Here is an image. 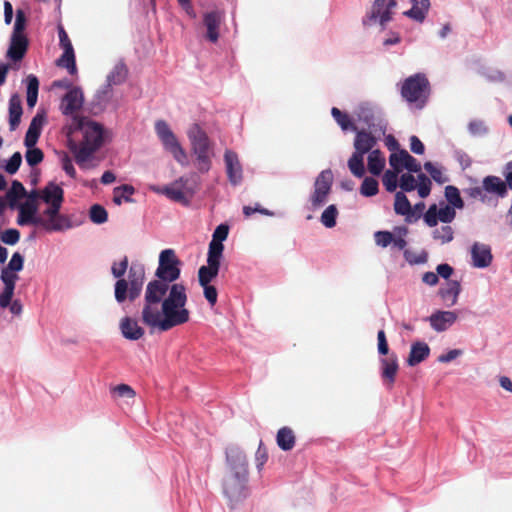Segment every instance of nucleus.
<instances>
[{
	"mask_svg": "<svg viewBox=\"0 0 512 512\" xmlns=\"http://www.w3.org/2000/svg\"><path fill=\"white\" fill-rule=\"evenodd\" d=\"M180 265L173 249L161 251L155 272L157 279L146 285L141 312L142 322L150 328L168 331L190 319L185 307L186 288L182 283H173L180 277Z\"/></svg>",
	"mask_w": 512,
	"mask_h": 512,
	"instance_id": "obj_1",
	"label": "nucleus"
},
{
	"mask_svg": "<svg viewBox=\"0 0 512 512\" xmlns=\"http://www.w3.org/2000/svg\"><path fill=\"white\" fill-rule=\"evenodd\" d=\"M226 461L228 470L223 481V492L234 506L249 495L248 460L239 447L231 446L226 450Z\"/></svg>",
	"mask_w": 512,
	"mask_h": 512,
	"instance_id": "obj_2",
	"label": "nucleus"
},
{
	"mask_svg": "<svg viewBox=\"0 0 512 512\" xmlns=\"http://www.w3.org/2000/svg\"><path fill=\"white\" fill-rule=\"evenodd\" d=\"M70 133L81 131L83 138L76 144L70 145L74 153L75 161L79 166H83L91 156L103 144V126L86 117L74 116L70 125Z\"/></svg>",
	"mask_w": 512,
	"mask_h": 512,
	"instance_id": "obj_3",
	"label": "nucleus"
},
{
	"mask_svg": "<svg viewBox=\"0 0 512 512\" xmlns=\"http://www.w3.org/2000/svg\"><path fill=\"white\" fill-rule=\"evenodd\" d=\"M145 280V268L141 264H133L128 271V279L121 278L114 287L115 299L118 303L126 300L134 302L141 294Z\"/></svg>",
	"mask_w": 512,
	"mask_h": 512,
	"instance_id": "obj_4",
	"label": "nucleus"
},
{
	"mask_svg": "<svg viewBox=\"0 0 512 512\" xmlns=\"http://www.w3.org/2000/svg\"><path fill=\"white\" fill-rule=\"evenodd\" d=\"M374 130L361 129L355 131L354 138V152L348 160V168L350 172L357 178H362L365 175L364 155L374 150L377 144V138L373 135Z\"/></svg>",
	"mask_w": 512,
	"mask_h": 512,
	"instance_id": "obj_5",
	"label": "nucleus"
},
{
	"mask_svg": "<svg viewBox=\"0 0 512 512\" xmlns=\"http://www.w3.org/2000/svg\"><path fill=\"white\" fill-rule=\"evenodd\" d=\"M430 83L423 73H416L406 78L401 87V96L410 104L422 109L430 96Z\"/></svg>",
	"mask_w": 512,
	"mask_h": 512,
	"instance_id": "obj_6",
	"label": "nucleus"
},
{
	"mask_svg": "<svg viewBox=\"0 0 512 512\" xmlns=\"http://www.w3.org/2000/svg\"><path fill=\"white\" fill-rule=\"evenodd\" d=\"M192 151L196 155L197 169L201 173H207L211 168L212 148L207 134L196 126L189 132Z\"/></svg>",
	"mask_w": 512,
	"mask_h": 512,
	"instance_id": "obj_7",
	"label": "nucleus"
},
{
	"mask_svg": "<svg viewBox=\"0 0 512 512\" xmlns=\"http://www.w3.org/2000/svg\"><path fill=\"white\" fill-rule=\"evenodd\" d=\"M155 131L165 150L170 152L178 163L185 165L187 163V154L169 125L164 120H158L155 123Z\"/></svg>",
	"mask_w": 512,
	"mask_h": 512,
	"instance_id": "obj_8",
	"label": "nucleus"
},
{
	"mask_svg": "<svg viewBox=\"0 0 512 512\" xmlns=\"http://www.w3.org/2000/svg\"><path fill=\"white\" fill-rule=\"evenodd\" d=\"M396 6L395 0H374L370 12L363 18V25L368 26L379 22L382 27H385L392 20Z\"/></svg>",
	"mask_w": 512,
	"mask_h": 512,
	"instance_id": "obj_9",
	"label": "nucleus"
},
{
	"mask_svg": "<svg viewBox=\"0 0 512 512\" xmlns=\"http://www.w3.org/2000/svg\"><path fill=\"white\" fill-rule=\"evenodd\" d=\"M333 174L330 169L323 170L316 178L314 192L311 195V204L314 208L322 206L331 191Z\"/></svg>",
	"mask_w": 512,
	"mask_h": 512,
	"instance_id": "obj_10",
	"label": "nucleus"
},
{
	"mask_svg": "<svg viewBox=\"0 0 512 512\" xmlns=\"http://www.w3.org/2000/svg\"><path fill=\"white\" fill-rule=\"evenodd\" d=\"M188 180L184 177L179 178L170 186H166L163 189V193L171 200L188 204L189 198L193 196L195 190L187 186Z\"/></svg>",
	"mask_w": 512,
	"mask_h": 512,
	"instance_id": "obj_11",
	"label": "nucleus"
},
{
	"mask_svg": "<svg viewBox=\"0 0 512 512\" xmlns=\"http://www.w3.org/2000/svg\"><path fill=\"white\" fill-rule=\"evenodd\" d=\"M84 96L81 88L73 87L63 96L60 104V110L64 115L76 116L75 114L82 108Z\"/></svg>",
	"mask_w": 512,
	"mask_h": 512,
	"instance_id": "obj_12",
	"label": "nucleus"
},
{
	"mask_svg": "<svg viewBox=\"0 0 512 512\" xmlns=\"http://www.w3.org/2000/svg\"><path fill=\"white\" fill-rule=\"evenodd\" d=\"M455 217V208L450 205H445V207L438 210L437 205L432 204L424 214V221L429 227H435L438 221L450 223L455 219Z\"/></svg>",
	"mask_w": 512,
	"mask_h": 512,
	"instance_id": "obj_13",
	"label": "nucleus"
},
{
	"mask_svg": "<svg viewBox=\"0 0 512 512\" xmlns=\"http://www.w3.org/2000/svg\"><path fill=\"white\" fill-rule=\"evenodd\" d=\"M213 251L208 253L207 265L201 266L198 270V281L200 286H206L217 277L220 269V260L222 257L217 256V251L212 248Z\"/></svg>",
	"mask_w": 512,
	"mask_h": 512,
	"instance_id": "obj_14",
	"label": "nucleus"
},
{
	"mask_svg": "<svg viewBox=\"0 0 512 512\" xmlns=\"http://www.w3.org/2000/svg\"><path fill=\"white\" fill-rule=\"evenodd\" d=\"M389 164L394 170L399 172H401L403 168L414 173H418L421 170L420 163L405 149L392 153L389 157Z\"/></svg>",
	"mask_w": 512,
	"mask_h": 512,
	"instance_id": "obj_15",
	"label": "nucleus"
},
{
	"mask_svg": "<svg viewBox=\"0 0 512 512\" xmlns=\"http://www.w3.org/2000/svg\"><path fill=\"white\" fill-rule=\"evenodd\" d=\"M0 279L4 284L3 290L0 293V307L6 308L9 306L11 299L14 295L15 285L19 276L17 272L3 268L1 271Z\"/></svg>",
	"mask_w": 512,
	"mask_h": 512,
	"instance_id": "obj_16",
	"label": "nucleus"
},
{
	"mask_svg": "<svg viewBox=\"0 0 512 512\" xmlns=\"http://www.w3.org/2000/svg\"><path fill=\"white\" fill-rule=\"evenodd\" d=\"M19 210L17 224L20 226L34 225L40 226L42 224V217L37 215L38 204H33L32 201H25L22 204H18L16 207Z\"/></svg>",
	"mask_w": 512,
	"mask_h": 512,
	"instance_id": "obj_17",
	"label": "nucleus"
},
{
	"mask_svg": "<svg viewBox=\"0 0 512 512\" xmlns=\"http://www.w3.org/2000/svg\"><path fill=\"white\" fill-rule=\"evenodd\" d=\"M226 173L230 183L234 186L241 183L243 179L242 166L238 155L232 150H226L224 154Z\"/></svg>",
	"mask_w": 512,
	"mask_h": 512,
	"instance_id": "obj_18",
	"label": "nucleus"
},
{
	"mask_svg": "<svg viewBox=\"0 0 512 512\" xmlns=\"http://www.w3.org/2000/svg\"><path fill=\"white\" fill-rule=\"evenodd\" d=\"M29 46L27 36L11 35L6 57L14 62L21 61Z\"/></svg>",
	"mask_w": 512,
	"mask_h": 512,
	"instance_id": "obj_19",
	"label": "nucleus"
},
{
	"mask_svg": "<svg viewBox=\"0 0 512 512\" xmlns=\"http://www.w3.org/2000/svg\"><path fill=\"white\" fill-rule=\"evenodd\" d=\"M223 15L219 11H210L203 15V24L206 27V39L216 43L219 39V29Z\"/></svg>",
	"mask_w": 512,
	"mask_h": 512,
	"instance_id": "obj_20",
	"label": "nucleus"
},
{
	"mask_svg": "<svg viewBox=\"0 0 512 512\" xmlns=\"http://www.w3.org/2000/svg\"><path fill=\"white\" fill-rule=\"evenodd\" d=\"M457 320L454 311H437L429 317L431 327L438 332L447 330Z\"/></svg>",
	"mask_w": 512,
	"mask_h": 512,
	"instance_id": "obj_21",
	"label": "nucleus"
},
{
	"mask_svg": "<svg viewBox=\"0 0 512 512\" xmlns=\"http://www.w3.org/2000/svg\"><path fill=\"white\" fill-rule=\"evenodd\" d=\"M472 263L474 267L486 268L492 262L491 249L488 245L474 243L471 248Z\"/></svg>",
	"mask_w": 512,
	"mask_h": 512,
	"instance_id": "obj_22",
	"label": "nucleus"
},
{
	"mask_svg": "<svg viewBox=\"0 0 512 512\" xmlns=\"http://www.w3.org/2000/svg\"><path fill=\"white\" fill-rule=\"evenodd\" d=\"M44 122L45 116L43 114L37 113L32 118L24 139V145L27 148H32L36 145L41 135V130L44 125Z\"/></svg>",
	"mask_w": 512,
	"mask_h": 512,
	"instance_id": "obj_23",
	"label": "nucleus"
},
{
	"mask_svg": "<svg viewBox=\"0 0 512 512\" xmlns=\"http://www.w3.org/2000/svg\"><path fill=\"white\" fill-rule=\"evenodd\" d=\"M41 199L48 205L62 204L64 201V190L54 182H49L41 190Z\"/></svg>",
	"mask_w": 512,
	"mask_h": 512,
	"instance_id": "obj_24",
	"label": "nucleus"
},
{
	"mask_svg": "<svg viewBox=\"0 0 512 512\" xmlns=\"http://www.w3.org/2000/svg\"><path fill=\"white\" fill-rule=\"evenodd\" d=\"M430 355V347L422 341L414 342L411 345L407 364L411 367L418 365Z\"/></svg>",
	"mask_w": 512,
	"mask_h": 512,
	"instance_id": "obj_25",
	"label": "nucleus"
},
{
	"mask_svg": "<svg viewBox=\"0 0 512 512\" xmlns=\"http://www.w3.org/2000/svg\"><path fill=\"white\" fill-rule=\"evenodd\" d=\"M123 336L129 340H138L144 335V330L135 319L124 317L120 322Z\"/></svg>",
	"mask_w": 512,
	"mask_h": 512,
	"instance_id": "obj_26",
	"label": "nucleus"
},
{
	"mask_svg": "<svg viewBox=\"0 0 512 512\" xmlns=\"http://www.w3.org/2000/svg\"><path fill=\"white\" fill-rule=\"evenodd\" d=\"M23 114L21 99L14 94L9 99V128L14 131L18 128Z\"/></svg>",
	"mask_w": 512,
	"mask_h": 512,
	"instance_id": "obj_27",
	"label": "nucleus"
},
{
	"mask_svg": "<svg viewBox=\"0 0 512 512\" xmlns=\"http://www.w3.org/2000/svg\"><path fill=\"white\" fill-rule=\"evenodd\" d=\"M412 8L404 12V15L417 21L423 22L430 8L429 0H411Z\"/></svg>",
	"mask_w": 512,
	"mask_h": 512,
	"instance_id": "obj_28",
	"label": "nucleus"
},
{
	"mask_svg": "<svg viewBox=\"0 0 512 512\" xmlns=\"http://www.w3.org/2000/svg\"><path fill=\"white\" fill-rule=\"evenodd\" d=\"M381 365L383 379L388 380L392 385L395 381V377L399 368L397 356L392 353L388 357L381 359Z\"/></svg>",
	"mask_w": 512,
	"mask_h": 512,
	"instance_id": "obj_29",
	"label": "nucleus"
},
{
	"mask_svg": "<svg viewBox=\"0 0 512 512\" xmlns=\"http://www.w3.org/2000/svg\"><path fill=\"white\" fill-rule=\"evenodd\" d=\"M41 227L48 232H58L71 229L73 224L69 216L60 213L52 221H42Z\"/></svg>",
	"mask_w": 512,
	"mask_h": 512,
	"instance_id": "obj_30",
	"label": "nucleus"
},
{
	"mask_svg": "<svg viewBox=\"0 0 512 512\" xmlns=\"http://www.w3.org/2000/svg\"><path fill=\"white\" fill-rule=\"evenodd\" d=\"M229 228L225 224H220L217 226V228L214 230L213 237L211 242L209 243V249L208 253H211L213 251L212 248H215L217 253V256L222 257L224 245L222 244V241H224L228 236Z\"/></svg>",
	"mask_w": 512,
	"mask_h": 512,
	"instance_id": "obj_31",
	"label": "nucleus"
},
{
	"mask_svg": "<svg viewBox=\"0 0 512 512\" xmlns=\"http://www.w3.org/2000/svg\"><path fill=\"white\" fill-rule=\"evenodd\" d=\"M26 195L27 191L23 184L18 180H14L10 189L5 194V199L8 202V206L11 209H15L18 206V201L26 197Z\"/></svg>",
	"mask_w": 512,
	"mask_h": 512,
	"instance_id": "obj_32",
	"label": "nucleus"
},
{
	"mask_svg": "<svg viewBox=\"0 0 512 512\" xmlns=\"http://www.w3.org/2000/svg\"><path fill=\"white\" fill-rule=\"evenodd\" d=\"M484 189L486 192L504 197L507 194V184L497 176H487L483 179Z\"/></svg>",
	"mask_w": 512,
	"mask_h": 512,
	"instance_id": "obj_33",
	"label": "nucleus"
},
{
	"mask_svg": "<svg viewBox=\"0 0 512 512\" xmlns=\"http://www.w3.org/2000/svg\"><path fill=\"white\" fill-rule=\"evenodd\" d=\"M276 442L283 451H290L294 448L296 437L293 430L289 427H282L276 435Z\"/></svg>",
	"mask_w": 512,
	"mask_h": 512,
	"instance_id": "obj_34",
	"label": "nucleus"
},
{
	"mask_svg": "<svg viewBox=\"0 0 512 512\" xmlns=\"http://www.w3.org/2000/svg\"><path fill=\"white\" fill-rule=\"evenodd\" d=\"M367 167L372 175L381 174L385 167V157L379 149H374L369 153Z\"/></svg>",
	"mask_w": 512,
	"mask_h": 512,
	"instance_id": "obj_35",
	"label": "nucleus"
},
{
	"mask_svg": "<svg viewBox=\"0 0 512 512\" xmlns=\"http://www.w3.org/2000/svg\"><path fill=\"white\" fill-rule=\"evenodd\" d=\"M460 291L461 286L458 281H449L445 288L440 289L439 294L443 300H450L449 306H453L457 303Z\"/></svg>",
	"mask_w": 512,
	"mask_h": 512,
	"instance_id": "obj_36",
	"label": "nucleus"
},
{
	"mask_svg": "<svg viewBox=\"0 0 512 512\" xmlns=\"http://www.w3.org/2000/svg\"><path fill=\"white\" fill-rule=\"evenodd\" d=\"M56 65L67 69L70 75H75L77 73V67L74 50L68 49L63 51V54L56 60Z\"/></svg>",
	"mask_w": 512,
	"mask_h": 512,
	"instance_id": "obj_37",
	"label": "nucleus"
},
{
	"mask_svg": "<svg viewBox=\"0 0 512 512\" xmlns=\"http://www.w3.org/2000/svg\"><path fill=\"white\" fill-rule=\"evenodd\" d=\"M356 115L359 121L368 126L369 130H374V132L377 131V129H375L374 110L369 105L361 104L357 109Z\"/></svg>",
	"mask_w": 512,
	"mask_h": 512,
	"instance_id": "obj_38",
	"label": "nucleus"
},
{
	"mask_svg": "<svg viewBox=\"0 0 512 512\" xmlns=\"http://www.w3.org/2000/svg\"><path fill=\"white\" fill-rule=\"evenodd\" d=\"M134 192V187L128 184L115 187L113 190V202L116 205H121L123 200L125 202H133L131 196L134 194Z\"/></svg>",
	"mask_w": 512,
	"mask_h": 512,
	"instance_id": "obj_39",
	"label": "nucleus"
},
{
	"mask_svg": "<svg viewBox=\"0 0 512 512\" xmlns=\"http://www.w3.org/2000/svg\"><path fill=\"white\" fill-rule=\"evenodd\" d=\"M394 210L396 214L402 216L411 214V203L402 191L395 194Z\"/></svg>",
	"mask_w": 512,
	"mask_h": 512,
	"instance_id": "obj_40",
	"label": "nucleus"
},
{
	"mask_svg": "<svg viewBox=\"0 0 512 512\" xmlns=\"http://www.w3.org/2000/svg\"><path fill=\"white\" fill-rule=\"evenodd\" d=\"M445 197L451 207L458 209H462L464 207V201L461 198L460 192L457 187L452 185L446 186Z\"/></svg>",
	"mask_w": 512,
	"mask_h": 512,
	"instance_id": "obj_41",
	"label": "nucleus"
},
{
	"mask_svg": "<svg viewBox=\"0 0 512 512\" xmlns=\"http://www.w3.org/2000/svg\"><path fill=\"white\" fill-rule=\"evenodd\" d=\"M331 114L334 120L337 122V124L342 128V130H357V127L351 122L348 114L343 113L340 109L333 107L331 109Z\"/></svg>",
	"mask_w": 512,
	"mask_h": 512,
	"instance_id": "obj_42",
	"label": "nucleus"
},
{
	"mask_svg": "<svg viewBox=\"0 0 512 512\" xmlns=\"http://www.w3.org/2000/svg\"><path fill=\"white\" fill-rule=\"evenodd\" d=\"M127 68L124 64L116 65L107 77L109 85H119L123 83L127 77Z\"/></svg>",
	"mask_w": 512,
	"mask_h": 512,
	"instance_id": "obj_43",
	"label": "nucleus"
},
{
	"mask_svg": "<svg viewBox=\"0 0 512 512\" xmlns=\"http://www.w3.org/2000/svg\"><path fill=\"white\" fill-rule=\"evenodd\" d=\"M432 237L434 240L439 241L441 244H446L453 240L454 231L451 226L445 225L435 229L432 232Z\"/></svg>",
	"mask_w": 512,
	"mask_h": 512,
	"instance_id": "obj_44",
	"label": "nucleus"
},
{
	"mask_svg": "<svg viewBox=\"0 0 512 512\" xmlns=\"http://www.w3.org/2000/svg\"><path fill=\"white\" fill-rule=\"evenodd\" d=\"M379 191L378 181L372 177L364 178L361 187L360 193L365 197L375 196Z\"/></svg>",
	"mask_w": 512,
	"mask_h": 512,
	"instance_id": "obj_45",
	"label": "nucleus"
},
{
	"mask_svg": "<svg viewBox=\"0 0 512 512\" xmlns=\"http://www.w3.org/2000/svg\"><path fill=\"white\" fill-rule=\"evenodd\" d=\"M89 215L91 221L95 224H103L108 220V213L106 209L99 204L91 206Z\"/></svg>",
	"mask_w": 512,
	"mask_h": 512,
	"instance_id": "obj_46",
	"label": "nucleus"
},
{
	"mask_svg": "<svg viewBox=\"0 0 512 512\" xmlns=\"http://www.w3.org/2000/svg\"><path fill=\"white\" fill-rule=\"evenodd\" d=\"M27 25V17L23 10L17 9L16 11V19L13 27V31L11 35H19V36H27L25 34V29Z\"/></svg>",
	"mask_w": 512,
	"mask_h": 512,
	"instance_id": "obj_47",
	"label": "nucleus"
},
{
	"mask_svg": "<svg viewBox=\"0 0 512 512\" xmlns=\"http://www.w3.org/2000/svg\"><path fill=\"white\" fill-rule=\"evenodd\" d=\"M400 172L396 170H387L383 177L382 183L388 192H394L398 186V174Z\"/></svg>",
	"mask_w": 512,
	"mask_h": 512,
	"instance_id": "obj_48",
	"label": "nucleus"
},
{
	"mask_svg": "<svg viewBox=\"0 0 512 512\" xmlns=\"http://www.w3.org/2000/svg\"><path fill=\"white\" fill-rule=\"evenodd\" d=\"M338 211L335 205L328 206L321 215V222L327 228H332L336 225V217Z\"/></svg>",
	"mask_w": 512,
	"mask_h": 512,
	"instance_id": "obj_49",
	"label": "nucleus"
},
{
	"mask_svg": "<svg viewBox=\"0 0 512 512\" xmlns=\"http://www.w3.org/2000/svg\"><path fill=\"white\" fill-rule=\"evenodd\" d=\"M25 158L28 165L34 167L43 161L44 154L41 149L35 148L34 146L32 148H27Z\"/></svg>",
	"mask_w": 512,
	"mask_h": 512,
	"instance_id": "obj_50",
	"label": "nucleus"
},
{
	"mask_svg": "<svg viewBox=\"0 0 512 512\" xmlns=\"http://www.w3.org/2000/svg\"><path fill=\"white\" fill-rule=\"evenodd\" d=\"M424 168L435 182L443 184L448 181L447 176L444 175L442 170L438 167H435L431 162H426L424 164Z\"/></svg>",
	"mask_w": 512,
	"mask_h": 512,
	"instance_id": "obj_51",
	"label": "nucleus"
},
{
	"mask_svg": "<svg viewBox=\"0 0 512 512\" xmlns=\"http://www.w3.org/2000/svg\"><path fill=\"white\" fill-rule=\"evenodd\" d=\"M268 460V450L264 446L263 442L260 441L258 449L255 453V464L258 471H261L263 466Z\"/></svg>",
	"mask_w": 512,
	"mask_h": 512,
	"instance_id": "obj_52",
	"label": "nucleus"
},
{
	"mask_svg": "<svg viewBox=\"0 0 512 512\" xmlns=\"http://www.w3.org/2000/svg\"><path fill=\"white\" fill-rule=\"evenodd\" d=\"M21 163H22V155H21V153L20 152H15L10 157V159L7 162V164L5 165V171L8 174L13 175V174H15L19 170Z\"/></svg>",
	"mask_w": 512,
	"mask_h": 512,
	"instance_id": "obj_53",
	"label": "nucleus"
},
{
	"mask_svg": "<svg viewBox=\"0 0 512 512\" xmlns=\"http://www.w3.org/2000/svg\"><path fill=\"white\" fill-rule=\"evenodd\" d=\"M112 394L117 397L132 399L136 393L133 388L127 384H119L112 388Z\"/></svg>",
	"mask_w": 512,
	"mask_h": 512,
	"instance_id": "obj_54",
	"label": "nucleus"
},
{
	"mask_svg": "<svg viewBox=\"0 0 512 512\" xmlns=\"http://www.w3.org/2000/svg\"><path fill=\"white\" fill-rule=\"evenodd\" d=\"M468 131L473 136H483L487 134L488 128L482 120H472L468 124Z\"/></svg>",
	"mask_w": 512,
	"mask_h": 512,
	"instance_id": "obj_55",
	"label": "nucleus"
},
{
	"mask_svg": "<svg viewBox=\"0 0 512 512\" xmlns=\"http://www.w3.org/2000/svg\"><path fill=\"white\" fill-rule=\"evenodd\" d=\"M128 268V257L124 256V258L119 263H113L111 267L112 275L118 280L123 278Z\"/></svg>",
	"mask_w": 512,
	"mask_h": 512,
	"instance_id": "obj_56",
	"label": "nucleus"
},
{
	"mask_svg": "<svg viewBox=\"0 0 512 512\" xmlns=\"http://www.w3.org/2000/svg\"><path fill=\"white\" fill-rule=\"evenodd\" d=\"M375 242L380 247H387L393 241V234L389 231H377L374 234Z\"/></svg>",
	"mask_w": 512,
	"mask_h": 512,
	"instance_id": "obj_57",
	"label": "nucleus"
},
{
	"mask_svg": "<svg viewBox=\"0 0 512 512\" xmlns=\"http://www.w3.org/2000/svg\"><path fill=\"white\" fill-rule=\"evenodd\" d=\"M399 185L401 189L406 192H411L417 187L416 179L409 173L402 174Z\"/></svg>",
	"mask_w": 512,
	"mask_h": 512,
	"instance_id": "obj_58",
	"label": "nucleus"
},
{
	"mask_svg": "<svg viewBox=\"0 0 512 512\" xmlns=\"http://www.w3.org/2000/svg\"><path fill=\"white\" fill-rule=\"evenodd\" d=\"M20 239V232L17 229H7L1 235V240L7 245H15Z\"/></svg>",
	"mask_w": 512,
	"mask_h": 512,
	"instance_id": "obj_59",
	"label": "nucleus"
},
{
	"mask_svg": "<svg viewBox=\"0 0 512 512\" xmlns=\"http://www.w3.org/2000/svg\"><path fill=\"white\" fill-rule=\"evenodd\" d=\"M23 265H24L23 256L19 252H15L12 255L8 265L5 268H7L8 270L19 272L23 269Z\"/></svg>",
	"mask_w": 512,
	"mask_h": 512,
	"instance_id": "obj_60",
	"label": "nucleus"
},
{
	"mask_svg": "<svg viewBox=\"0 0 512 512\" xmlns=\"http://www.w3.org/2000/svg\"><path fill=\"white\" fill-rule=\"evenodd\" d=\"M62 204H53L49 205L47 209L43 211V214L40 215L43 221H52L55 217L60 214Z\"/></svg>",
	"mask_w": 512,
	"mask_h": 512,
	"instance_id": "obj_61",
	"label": "nucleus"
},
{
	"mask_svg": "<svg viewBox=\"0 0 512 512\" xmlns=\"http://www.w3.org/2000/svg\"><path fill=\"white\" fill-rule=\"evenodd\" d=\"M58 35H59V45L63 49L66 50H74L71 40L68 37L67 32L63 28V26L58 27Z\"/></svg>",
	"mask_w": 512,
	"mask_h": 512,
	"instance_id": "obj_62",
	"label": "nucleus"
},
{
	"mask_svg": "<svg viewBox=\"0 0 512 512\" xmlns=\"http://www.w3.org/2000/svg\"><path fill=\"white\" fill-rule=\"evenodd\" d=\"M395 231L399 234V237L398 238H394L393 237V241L392 243L394 244V246H396L399 250H403L406 245H407V242L406 240L403 238V236H405L407 233H408V228L405 227V226H401V227H397L395 229Z\"/></svg>",
	"mask_w": 512,
	"mask_h": 512,
	"instance_id": "obj_63",
	"label": "nucleus"
},
{
	"mask_svg": "<svg viewBox=\"0 0 512 512\" xmlns=\"http://www.w3.org/2000/svg\"><path fill=\"white\" fill-rule=\"evenodd\" d=\"M202 287L204 290V296H205L206 300L208 301V303L211 306H214L217 302V297H218L217 289L215 288V286H213L211 284H207L206 286H202Z\"/></svg>",
	"mask_w": 512,
	"mask_h": 512,
	"instance_id": "obj_64",
	"label": "nucleus"
}]
</instances>
